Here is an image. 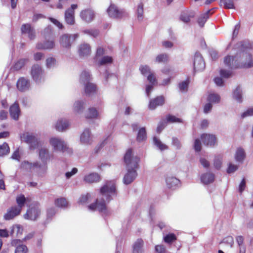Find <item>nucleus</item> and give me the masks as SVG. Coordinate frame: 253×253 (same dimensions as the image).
I'll list each match as a JSON object with an SVG mask.
<instances>
[{
	"label": "nucleus",
	"instance_id": "1",
	"mask_svg": "<svg viewBox=\"0 0 253 253\" xmlns=\"http://www.w3.org/2000/svg\"><path fill=\"white\" fill-rule=\"evenodd\" d=\"M236 55L225 57V65L230 69L250 68L253 67V58L250 52V45L246 42H241L236 45Z\"/></svg>",
	"mask_w": 253,
	"mask_h": 253
},
{
	"label": "nucleus",
	"instance_id": "2",
	"mask_svg": "<svg viewBox=\"0 0 253 253\" xmlns=\"http://www.w3.org/2000/svg\"><path fill=\"white\" fill-rule=\"evenodd\" d=\"M44 141L41 135L33 134V149H38L40 162L33 163V170L40 173H44L47 169V164L55 159L53 153L49 149L43 146Z\"/></svg>",
	"mask_w": 253,
	"mask_h": 253
},
{
	"label": "nucleus",
	"instance_id": "3",
	"mask_svg": "<svg viewBox=\"0 0 253 253\" xmlns=\"http://www.w3.org/2000/svg\"><path fill=\"white\" fill-rule=\"evenodd\" d=\"M100 194L101 197L98 198L95 203L88 206V208L90 211L97 210L102 213H106L107 204L117 196L118 192L115 181H106L100 188Z\"/></svg>",
	"mask_w": 253,
	"mask_h": 253
},
{
	"label": "nucleus",
	"instance_id": "4",
	"mask_svg": "<svg viewBox=\"0 0 253 253\" xmlns=\"http://www.w3.org/2000/svg\"><path fill=\"white\" fill-rule=\"evenodd\" d=\"M139 158L134 155L131 149L127 150L124 156V162L126 165L127 172L123 178V182L126 185L131 183L136 177V169L139 168Z\"/></svg>",
	"mask_w": 253,
	"mask_h": 253
},
{
	"label": "nucleus",
	"instance_id": "5",
	"mask_svg": "<svg viewBox=\"0 0 253 253\" xmlns=\"http://www.w3.org/2000/svg\"><path fill=\"white\" fill-rule=\"evenodd\" d=\"M48 143L53 152L65 153L69 155L73 153V150L63 138L58 136H52L49 138Z\"/></svg>",
	"mask_w": 253,
	"mask_h": 253
},
{
	"label": "nucleus",
	"instance_id": "6",
	"mask_svg": "<svg viewBox=\"0 0 253 253\" xmlns=\"http://www.w3.org/2000/svg\"><path fill=\"white\" fill-rule=\"evenodd\" d=\"M108 14L113 18H121L127 15L124 9H119L115 4L111 3L107 10Z\"/></svg>",
	"mask_w": 253,
	"mask_h": 253
},
{
	"label": "nucleus",
	"instance_id": "7",
	"mask_svg": "<svg viewBox=\"0 0 253 253\" xmlns=\"http://www.w3.org/2000/svg\"><path fill=\"white\" fill-rule=\"evenodd\" d=\"M78 37L79 35L77 34L73 35L63 34L59 38V43L63 47L69 48L71 46L72 43Z\"/></svg>",
	"mask_w": 253,
	"mask_h": 253
},
{
	"label": "nucleus",
	"instance_id": "8",
	"mask_svg": "<svg viewBox=\"0 0 253 253\" xmlns=\"http://www.w3.org/2000/svg\"><path fill=\"white\" fill-rule=\"evenodd\" d=\"M93 141V135L89 128H85L80 135V143L85 146H89Z\"/></svg>",
	"mask_w": 253,
	"mask_h": 253
},
{
	"label": "nucleus",
	"instance_id": "9",
	"mask_svg": "<svg viewBox=\"0 0 253 253\" xmlns=\"http://www.w3.org/2000/svg\"><path fill=\"white\" fill-rule=\"evenodd\" d=\"M203 144L208 147H212L217 144V138L213 134L203 133L201 135Z\"/></svg>",
	"mask_w": 253,
	"mask_h": 253
},
{
	"label": "nucleus",
	"instance_id": "10",
	"mask_svg": "<svg viewBox=\"0 0 253 253\" xmlns=\"http://www.w3.org/2000/svg\"><path fill=\"white\" fill-rule=\"evenodd\" d=\"M194 69L196 71H203L205 68V63L203 58L199 52H196L193 61Z\"/></svg>",
	"mask_w": 253,
	"mask_h": 253
},
{
	"label": "nucleus",
	"instance_id": "11",
	"mask_svg": "<svg viewBox=\"0 0 253 253\" xmlns=\"http://www.w3.org/2000/svg\"><path fill=\"white\" fill-rule=\"evenodd\" d=\"M21 211L19 207H17L16 205L13 206L7 210L6 212L3 215V218L5 220H10L13 219L15 217L18 216Z\"/></svg>",
	"mask_w": 253,
	"mask_h": 253
},
{
	"label": "nucleus",
	"instance_id": "12",
	"mask_svg": "<svg viewBox=\"0 0 253 253\" xmlns=\"http://www.w3.org/2000/svg\"><path fill=\"white\" fill-rule=\"evenodd\" d=\"M78 7L77 4H72L70 8L65 12V20L68 24L73 25L75 23L74 10Z\"/></svg>",
	"mask_w": 253,
	"mask_h": 253
},
{
	"label": "nucleus",
	"instance_id": "13",
	"mask_svg": "<svg viewBox=\"0 0 253 253\" xmlns=\"http://www.w3.org/2000/svg\"><path fill=\"white\" fill-rule=\"evenodd\" d=\"M55 43L54 39L46 40L43 42H38L36 44V48L41 50H51L54 48Z\"/></svg>",
	"mask_w": 253,
	"mask_h": 253
},
{
	"label": "nucleus",
	"instance_id": "14",
	"mask_svg": "<svg viewBox=\"0 0 253 253\" xmlns=\"http://www.w3.org/2000/svg\"><path fill=\"white\" fill-rule=\"evenodd\" d=\"M43 72L40 65H36L33 66V80L37 83L43 80Z\"/></svg>",
	"mask_w": 253,
	"mask_h": 253
},
{
	"label": "nucleus",
	"instance_id": "15",
	"mask_svg": "<svg viewBox=\"0 0 253 253\" xmlns=\"http://www.w3.org/2000/svg\"><path fill=\"white\" fill-rule=\"evenodd\" d=\"M86 101L85 100H78L76 101L73 106V111L75 114H82L85 108Z\"/></svg>",
	"mask_w": 253,
	"mask_h": 253
},
{
	"label": "nucleus",
	"instance_id": "16",
	"mask_svg": "<svg viewBox=\"0 0 253 253\" xmlns=\"http://www.w3.org/2000/svg\"><path fill=\"white\" fill-rule=\"evenodd\" d=\"M69 121L65 119H60L55 124V128L59 132H63L66 130L70 126Z\"/></svg>",
	"mask_w": 253,
	"mask_h": 253
},
{
	"label": "nucleus",
	"instance_id": "17",
	"mask_svg": "<svg viewBox=\"0 0 253 253\" xmlns=\"http://www.w3.org/2000/svg\"><path fill=\"white\" fill-rule=\"evenodd\" d=\"M94 16L93 11L91 9H86L82 10L80 13V17L82 20L86 22H91Z\"/></svg>",
	"mask_w": 253,
	"mask_h": 253
},
{
	"label": "nucleus",
	"instance_id": "18",
	"mask_svg": "<svg viewBox=\"0 0 253 253\" xmlns=\"http://www.w3.org/2000/svg\"><path fill=\"white\" fill-rule=\"evenodd\" d=\"M164 97L163 96H159L150 101L149 104V108L151 110H154L158 106L163 105L164 104Z\"/></svg>",
	"mask_w": 253,
	"mask_h": 253
},
{
	"label": "nucleus",
	"instance_id": "19",
	"mask_svg": "<svg viewBox=\"0 0 253 253\" xmlns=\"http://www.w3.org/2000/svg\"><path fill=\"white\" fill-rule=\"evenodd\" d=\"M246 157L245 150L242 147L238 148L234 155V159L236 162L239 164H243Z\"/></svg>",
	"mask_w": 253,
	"mask_h": 253
},
{
	"label": "nucleus",
	"instance_id": "20",
	"mask_svg": "<svg viewBox=\"0 0 253 253\" xmlns=\"http://www.w3.org/2000/svg\"><path fill=\"white\" fill-rule=\"evenodd\" d=\"M9 113L12 119L15 121H17L19 119L20 115V110L17 103L15 102L10 107Z\"/></svg>",
	"mask_w": 253,
	"mask_h": 253
},
{
	"label": "nucleus",
	"instance_id": "21",
	"mask_svg": "<svg viewBox=\"0 0 253 253\" xmlns=\"http://www.w3.org/2000/svg\"><path fill=\"white\" fill-rule=\"evenodd\" d=\"M30 86V82L24 78H20L17 82V88L21 91H26Z\"/></svg>",
	"mask_w": 253,
	"mask_h": 253
},
{
	"label": "nucleus",
	"instance_id": "22",
	"mask_svg": "<svg viewBox=\"0 0 253 253\" xmlns=\"http://www.w3.org/2000/svg\"><path fill=\"white\" fill-rule=\"evenodd\" d=\"M79 53L81 56L86 57L91 53V48L89 44L84 43L81 44L79 47Z\"/></svg>",
	"mask_w": 253,
	"mask_h": 253
},
{
	"label": "nucleus",
	"instance_id": "23",
	"mask_svg": "<svg viewBox=\"0 0 253 253\" xmlns=\"http://www.w3.org/2000/svg\"><path fill=\"white\" fill-rule=\"evenodd\" d=\"M97 88L96 85L91 83H88L84 85V91L88 96H92L96 93Z\"/></svg>",
	"mask_w": 253,
	"mask_h": 253
},
{
	"label": "nucleus",
	"instance_id": "24",
	"mask_svg": "<svg viewBox=\"0 0 253 253\" xmlns=\"http://www.w3.org/2000/svg\"><path fill=\"white\" fill-rule=\"evenodd\" d=\"M166 181L169 188L175 189L180 185V180L173 176H168Z\"/></svg>",
	"mask_w": 253,
	"mask_h": 253
},
{
	"label": "nucleus",
	"instance_id": "25",
	"mask_svg": "<svg viewBox=\"0 0 253 253\" xmlns=\"http://www.w3.org/2000/svg\"><path fill=\"white\" fill-rule=\"evenodd\" d=\"M216 0H207L206 1V4H209L215 1ZM220 4L223 5L224 8L226 9H235V4L233 0H220Z\"/></svg>",
	"mask_w": 253,
	"mask_h": 253
},
{
	"label": "nucleus",
	"instance_id": "26",
	"mask_svg": "<svg viewBox=\"0 0 253 253\" xmlns=\"http://www.w3.org/2000/svg\"><path fill=\"white\" fill-rule=\"evenodd\" d=\"M214 175L211 172H206L201 176V182L205 185L209 184L214 181Z\"/></svg>",
	"mask_w": 253,
	"mask_h": 253
},
{
	"label": "nucleus",
	"instance_id": "27",
	"mask_svg": "<svg viewBox=\"0 0 253 253\" xmlns=\"http://www.w3.org/2000/svg\"><path fill=\"white\" fill-rule=\"evenodd\" d=\"M42 213L41 207L38 202H33V220L37 219Z\"/></svg>",
	"mask_w": 253,
	"mask_h": 253
},
{
	"label": "nucleus",
	"instance_id": "28",
	"mask_svg": "<svg viewBox=\"0 0 253 253\" xmlns=\"http://www.w3.org/2000/svg\"><path fill=\"white\" fill-rule=\"evenodd\" d=\"M84 181L88 183L96 182L99 181L100 176L97 173H91L84 176Z\"/></svg>",
	"mask_w": 253,
	"mask_h": 253
},
{
	"label": "nucleus",
	"instance_id": "29",
	"mask_svg": "<svg viewBox=\"0 0 253 253\" xmlns=\"http://www.w3.org/2000/svg\"><path fill=\"white\" fill-rule=\"evenodd\" d=\"M143 241L141 239H137L133 245L132 253H143Z\"/></svg>",
	"mask_w": 253,
	"mask_h": 253
},
{
	"label": "nucleus",
	"instance_id": "30",
	"mask_svg": "<svg viewBox=\"0 0 253 253\" xmlns=\"http://www.w3.org/2000/svg\"><path fill=\"white\" fill-rule=\"evenodd\" d=\"M91 79V75L88 71H84L82 72L80 77V82L84 85L89 83Z\"/></svg>",
	"mask_w": 253,
	"mask_h": 253
},
{
	"label": "nucleus",
	"instance_id": "31",
	"mask_svg": "<svg viewBox=\"0 0 253 253\" xmlns=\"http://www.w3.org/2000/svg\"><path fill=\"white\" fill-rule=\"evenodd\" d=\"M99 113L94 107L89 108L85 113V118L87 119H97Z\"/></svg>",
	"mask_w": 253,
	"mask_h": 253
},
{
	"label": "nucleus",
	"instance_id": "32",
	"mask_svg": "<svg viewBox=\"0 0 253 253\" xmlns=\"http://www.w3.org/2000/svg\"><path fill=\"white\" fill-rule=\"evenodd\" d=\"M58 66V62L53 57H48L45 60V66L48 69H54Z\"/></svg>",
	"mask_w": 253,
	"mask_h": 253
},
{
	"label": "nucleus",
	"instance_id": "33",
	"mask_svg": "<svg viewBox=\"0 0 253 253\" xmlns=\"http://www.w3.org/2000/svg\"><path fill=\"white\" fill-rule=\"evenodd\" d=\"M113 61V60L111 56H104L95 62L97 65L102 66L111 64Z\"/></svg>",
	"mask_w": 253,
	"mask_h": 253
},
{
	"label": "nucleus",
	"instance_id": "34",
	"mask_svg": "<svg viewBox=\"0 0 253 253\" xmlns=\"http://www.w3.org/2000/svg\"><path fill=\"white\" fill-rule=\"evenodd\" d=\"M146 138L147 134L145 128L144 127L140 128L137 134L136 140L140 142L145 141Z\"/></svg>",
	"mask_w": 253,
	"mask_h": 253
},
{
	"label": "nucleus",
	"instance_id": "35",
	"mask_svg": "<svg viewBox=\"0 0 253 253\" xmlns=\"http://www.w3.org/2000/svg\"><path fill=\"white\" fill-rule=\"evenodd\" d=\"M169 61V56L166 53L158 54L155 58V62L158 64H165Z\"/></svg>",
	"mask_w": 253,
	"mask_h": 253
},
{
	"label": "nucleus",
	"instance_id": "36",
	"mask_svg": "<svg viewBox=\"0 0 253 253\" xmlns=\"http://www.w3.org/2000/svg\"><path fill=\"white\" fill-rule=\"evenodd\" d=\"M195 13L193 11H184L180 15V19L184 22H188L190 18L193 17Z\"/></svg>",
	"mask_w": 253,
	"mask_h": 253
},
{
	"label": "nucleus",
	"instance_id": "37",
	"mask_svg": "<svg viewBox=\"0 0 253 253\" xmlns=\"http://www.w3.org/2000/svg\"><path fill=\"white\" fill-rule=\"evenodd\" d=\"M22 34L27 35L30 39L32 38L31 26L30 24H23L21 28Z\"/></svg>",
	"mask_w": 253,
	"mask_h": 253
},
{
	"label": "nucleus",
	"instance_id": "38",
	"mask_svg": "<svg viewBox=\"0 0 253 253\" xmlns=\"http://www.w3.org/2000/svg\"><path fill=\"white\" fill-rule=\"evenodd\" d=\"M16 201L17 204V207H19L20 209L22 210V207L25 204H27V199L23 195H19L16 197Z\"/></svg>",
	"mask_w": 253,
	"mask_h": 253
},
{
	"label": "nucleus",
	"instance_id": "39",
	"mask_svg": "<svg viewBox=\"0 0 253 253\" xmlns=\"http://www.w3.org/2000/svg\"><path fill=\"white\" fill-rule=\"evenodd\" d=\"M143 7L144 5L142 2H140L137 6L136 9L137 18L138 21H142L143 19Z\"/></svg>",
	"mask_w": 253,
	"mask_h": 253
},
{
	"label": "nucleus",
	"instance_id": "40",
	"mask_svg": "<svg viewBox=\"0 0 253 253\" xmlns=\"http://www.w3.org/2000/svg\"><path fill=\"white\" fill-rule=\"evenodd\" d=\"M153 142L155 146H156L161 151H164L168 149V146L162 142V141L157 137L153 138Z\"/></svg>",
	"mask_w": 253,
	"mask_h": 253
},
{
	"label": "nucleus",
	"instance_id": "41",
	"mask_svg": "<svg viewBox=\"0 0 253 253\" xmlns=\"http://www.w3.org/2000/svg\"><path fill=\"white\" fill-rule=\"evenodd\" d=\"M210 10L207 11L205 13L202 14L198 19V23L199 25L202 27L204 26L207 20L209 18V13Z\"/></svg>",
	"mask_w": 253,
	"mask_h": 253
},
{
	"label": "nucleus",
	"instance_id": "42",
	"mask_svg": "<svg viewBox=\"0 0 253 253\" xmlns=\"http://www.w3.org/2000/svg\"><path fill=\"white\" fill-rule=\"evenodd\" d=\"M233 96L234 98L239 103L242 102V94L241 88L238 86L234 91Z\"/></svg>",
	"mask_w": 253,
	"mask_h": 253
},
{
	"label": "nucleus",
	"instance_id": "43",
	"mask_svg": "<svg viewBox=\"0 0 253 253\" xmlns=\"http://www.w3.org/2000/svg\"><path fill=\"white\" fill-rule=\"evenodd\" d=\"M21 141L29 144V148H32V135L28 132L24 133L21 136Z\"/></svg>",
	"mask_w": 253,
	"mask_h": 253
},
{
	"label": "nucleus",
	"instance_id": "44",
	"mask_svg": "<svg viewBox=\"0 0 253 253\" xmlns=\"http://www.w3.org/2000/svg\"><path fill=\"white\" fill-rule=\"evenodd\" d=\"M56 210L54 208H50L47 209L46 213V219L44 224H47L51 220L52 217L55 214Z\"/></svg>",
	"mask_w": 253,
	"mask_h": 253
},
{
	"label": "nucleus",
	"instance_id": "45",
	"mask_svg": "<svg viewBox=\"0 0 253 253\" xmlns=\"http://www.w3.org/2000/svg\"><path fill=\"white\" fill-rule=\"evenodd\" d=\"M55 204L59 208H65L68 206V202L66 199L64 198H60L57 199L55 201Z\"/></svg>",
	"mask_w": 253,
	"mask_h": 253
},
{
	"label": "nucleus",
	"instance_id": "46",
	"mask_svg": "<svg viewBox=\"0 0 253 253\" xmlns=\"http://www.w3.org/2000/svg\"><path fill=\"white\" fill-rule=\"evenodd\" d=\"M220 100V97L219 95L214 93H210L208 97V100L212 103H218L219 102Z\"/></svg>",
	"mask_w": 253,
	"mask_h": 253
},
{
	"label": "nucleus",
	"instance_id": "47",
	"mask_svg": "<svg viewBox=\"0 0 253 253\" xmlns=\"http://www.w3.org/2000/svg\"><path fill=\"white\" fill-rule=\"evenodd\" d=\"M222 161V156L218 155L215 156L213 161V165L215 169H219L221 168Z\"/></svg>",
	"mask_w": 253,
	"mask_h": 253
},
{
	"label": "nucleus",
	"instance_id": "48",
	"mask_svg": "<svg viewBox=\"0 0 253 253\" xmlns=\"http://www.w3.org/2000/svg\"><path fill=\"white\" fill-rule=\"evenodd\" d=\"M28 62L29 60L26 59H21L15 63L14 66V68L16 70H19L21 69Z\"/></svg>",
	"mask_w": 253,
	"mask_h": 253
},
{
	"label": "nucleus",
	"instance_id": "49",
	"mask_svg": "<svg viewBox=\"0 0 253 253\" xmlns=\"http://www.w3.org/2000/svg\"><path fill=\"white\" fill-rule=\"evenodd\" d=\"M23 228L20 225L16 224L13 225L10 231V234L13 235L15 233L16 235L21 234L22 233Z\"/></svg>",
	"mask_w": 253,
	"mask_h": 253
},
{
	"label": "nucleus",
	"instance_id": "50",
	"mask_svg": "<svg viewBox=\"0 0 253 253\" xmlns=\"http://www.w3.org/2000/svg\"><path fill=\"white\" fill-rule=\"evenodd\" d=\"M9 152V147L6 143L0 145V156L7 154Z\"/></svg>",
	"mask_w": 253,
	"mask_h": 253
},
{
	"label": "nucleus",
	"instance_id": "51",
	"mask_svg": "<svg viewBox=\"0 0 253 253\" xmlns=\"http://www.w3.org/2000/svg\"><path fill=\"white\" fill-rule=\"evenodd\" d=\"M139 69L141 74L144 76H147L153 72L150 67L146 65L141 66Z\"/></svg>",
	"mask_w": 253,
	"mask_h": 253
},
{
	"label": "nucleus",
	"instance_id": "52",
	"mask_svg": "<svg viewBox=\"0 0 253 253\" xmlns=\"http://www.w3.org/2000/svg\"><path fill=\"white\" fill-rule=\"evenodd\" d=\"M165 120H166L167 122L170 123L182 122V120L181 119L171 115H167Z\"/></svg>",
	"mask_w": 253,
	"mask_h": 253
},
{
	"label": "nucleus",
	"instance_id": "53",
	"mask_svg": "<svg viewBox=\"0 0 253 253\" xmlns=\"http://www.w3.org/2000/svg\"><path fill=\"white\" fill-rule=\"evenodd\" d=\"M164 241L168 244H170L176 240V237L175 234L170 233L166 235L164 238Z\"/></svg>",
	"mask_w": 253,
	"mask_h": 253
},
{
	"label": "nucleus",
	"instance_id": "54",
	"mask_svg": "<svg viewBox=\"0 0 253 253\" xmlns=\"http://www.w3.org/2000/svg\"><path fill=\"white\" fill-rule=\"evenodd\" d=\"M91 198L90 194L87 193L85 195H82L78 200V203L81 205L86 204L89 199Z\"/></svg>",
	"mask_w": 253,
	"mask_h": 253
},
{
	"label": "nucleus",
	"instance_id": "55",
	"mask_svg": "<svg viewBox=\"0 0 253 253\" xmlns=\"http://www.w3.org/2000/svg\"><path fill=\"white\" fill-rule=\"evenodd\" d=\"M189 82L188 81H183L179 84V90L182 92H185L187 90Z\"/></svg>",
	"mask_w": 253,
	"mask_h": 253
},
{
	"label": "nucleus",
	"instance_id": "56",
	"mask_svg": "<svg viewBox=\"0 0 253 253\" xmlns=\"http://www.w3.org/2000/svg\"><path fill=\"white\" fill-rule=\"evenodd\" d=\"M238 169V166L237 165L233 164L230 163L228 164L227 172L228 173H232L236 171Z\"/></svg>",
	"mask_w": 253,
	"mask_h": 253
},
{
	"label": "nucleus",
	"instance_id": "57",
	"mask_svg": "<svg viewBox=\"0 0 253 253\" xmlns=\"http://www.w3.org/2000/svg\"><path fill=\"white\" fill-rule=\"evenodd\" d=\"M147 80L150 83V84L154 85L157 83V80L156 79L155 75L153 72L151 74H149L147 76Z\"/></svg>",
	"mask_w": 253,
	"mask_h": 253
},
{
	"label": "nucleus",
	"instance_id": "58",
	"mask_svg": "<svg viewBox=\"0 0 253 253\" xmlns=\"http://www.w3.org/2000/svg\"><path fill=\"white\" fill-rule=\"evenodd\" d=\"M34 59L36 61H39L44 59V54L41 52H37L33 55Z\"/></svg>",
	"mask_w": 253,
	"mask_h": 253
},
{
	"label": "nucleus",
	"instance_id": "59",
	"mask_svg": "<svg viewBox=\"0 0 253 253\" xmlns=\"http://www.w3.org/2000/svg\"><path fill=\"white\" fill-rule=\"evenodd\" d=\"M27 251V247L22 245L17 246L15 249V253H26Z\"/></svg>",
	"mask_w": 253,
	"mask_h": 253
},
{
	"label": "nucleus",
	"instance_id": "60",
	"mask_svg": "<svg viewBox=\"0 0 253 253\" xmlns=\"http://www.w3.org/2000/svg\"><path fill=\"white\" fill-rule=\"evenodd\" d=\"M172 144L176 149H180L182 146L180 140L176 137H173L172 138Z\"/></svg>",
	"mask_w": 253,
	"mask_h": 253
},
{
	"label": "nucleus",
	"instance_id": "61",
	"mask_svg": "<svg viewBox=\"0 0 253 253\" xmlns=\"http://www.w3.org/2000/svg\"><path fill=\"white\" fill-rule=\"evenodd\" d=\"M104 54H105L104 49L101 47H98L97 49V50H96V55H95V61H96L98 60V57L102 56Z\"/></svg>",
	"mask_w": 253,
	"mask_h": 253
},
{
	"label": "nucleus",
	"instance_id": "62",
	"mask_svg": "<svg viewBox=\"0 0 253 253\" xmlns=\"http://www.w3.org/2000/svg\"><path fill=\"white\" fill-rule=\"evenodd\" d=\"M222 243L229 245L232 247L234 243V239L232 236H227L223 239Z\"/></svg>",
	"mask_w": 253,
	"mask_h": 253
},
{
	"label": "nucleus",
	"instance_id": "63",
	"mask_svg": "<svg viewBox=\"0 0 253 253\" xmlns=\"http://www.w3.org/2000/svg\"><path fill=\"white\" fill-rule=\"evenodd\" d=\"M155 252L156 253H166V248L163 245H157L155 246Z\"/></svg>",
	"mask_w": 253,
	"mask_h": 253
},
{
	"label": "nucleus",
	"instance_id": "64",
	"mask_svg": "<svg viewBox=\"0 0 253 253\" xmlns=\"http://www.w3.org/2000/svg\"><path fill=\"white\" fill-rule=\"evenodd\" d=\"M220 74L222 78H228L231 77V72L229 71L221 69L220 71Z\"/></svg>",
	"mask_w": 253,
	"mask_h": 253
}]
</instances>
